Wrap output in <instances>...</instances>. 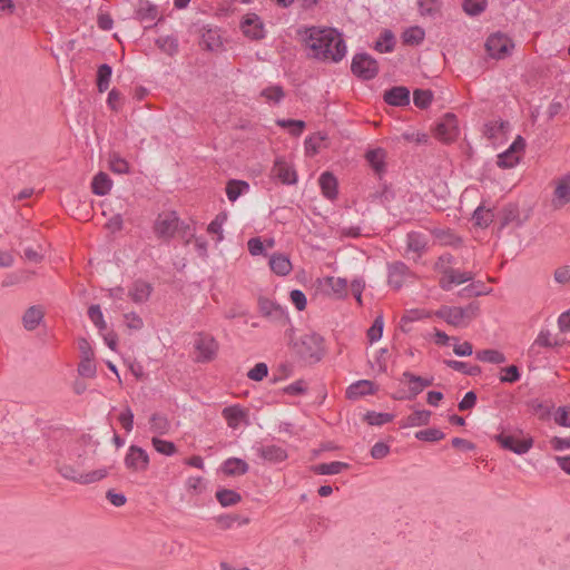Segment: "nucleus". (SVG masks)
Listing matches in <instances>:
<instances>
[{
	"instance_id": "12",
	"label": "nucleus",
	"mask_w": 570,
	"mask_h": 570,
	"mask_svg": "<svg viewBox=\"0 0 570 570\" xmlns=\"http://www.w3.org/2000/svg\"><path fill=\"white\" fill-rule=\"evenodd\" d=\"M443 276L440 279V287L443 291H451L453 285H460L465 282L472 281L474 275L471 272H461L452 267H445Z\"/></svg>"
},
{
	"instance_id": "45",
	"label": "nucleus",
	"mask_w": 570,
	"mask_h": 570,
	"mask_svg": "<svg viewBox=\"0 0 570 570\" xmlns=\"http://www.w3.org/2000/svg\"><path fill=\"white\" fill-rule=\"evenodd\" d=\"M157 47L169 56L178 52V39L174 36H165L156 39Z\"/></svg>"
},
{
	"instance_id": "6",
	"label": "nucleus",
	"mask_w": 570,
	"mask_h": 570,
	"mask_svg": "<svg viewBox=\"0 0 570 570\" xmlns=\"http://www.w3.org/2000/svg\"><path fill=\"white\" fill-rule=\"evenodd\" d=\"M179 217L176 212H166L157 216L154 223V233L163 240L171 239L178 228Z\"/></svg>"
},
{
	"instance_id": "39",
	"label": "nucleus",
	"mask_w": 570,
	"mask_h": 570,
	"mask_svg": "<svg viewBox=\"0 0 570 570\" xmlns=\"http://www.w3.org/2000/svg\"><path fill=\"white\" fill-rule=\"evenodd\" d=\"M215 497L222 507H233L242 501V495L229 489L217 490Z\"/></svg>"
},
{
	"instance_id": "58",
	"label": "nucleus",
	"mask_w": 570,
	"mask_h": 570,
	"mask_svg": "<svg viewBox=\"0 0 570 570\" xmlns=\"http://www.w3.org/2000/svg\"><path fill=\"white\" fill-rule=\"evenodd\" d=\"M521 379L520 370L517 365H508L501 368L500 382L501 383H515Z\"/></svg>"
},
{
	"instance_id": "38",
	"label": "nucleus",
	"mask_w": 570,
	"mask_h": 570,
	"mask_svg": "<svg viewBox=\"0 0 570 570\" xmlns=\"http://www.w3.org/2000/svg\"><path fill=\"white\" fill-rule=\"evenodd\" d=\"M395 47V37L393 32L385 29L374 45V49L379 52H392Z\"/></svg>"
},
{
	"instance_id": "52",
	"label": "nucleus",
	"mask_w": 570,
	"mask_h": 570,
	"mask_svg": "<svg viewBox=\"0 0 570 570\" xmlns=\"http://www.w3.org/2000/svg\"><path fill=\"white\" fill-rule=\"evenodd\" d=\"M325 136L321 132H316L307 137L304 141L305 151L308 156H314L320 151L321 142L325 140Z\"/></svg>"
},
{
	"instance_id": "54",
	"label": "nucleus",
	"mask_w": 570,
	"mask_h": 570,
	"mask_svg": "<svg viewBox=\"0 0 570 570\" xmlns=\"http://www.w3.org/2000/svg\"><path fill=\"white\" fill-rule=\"evenodd\" d=\"M415 438L420 441L425 442H438L445 438V434L436 429V428H430L426 430H421L415 433Z\"/></svg>"
},
{
	"instance_id": "22",
	"label": "nucleus",
	"mask_w": 570,
	"mask_h": 570,
	"mask_svg": "<svg viewBox=\"0 0 570 570\" xmlns=\"http://www.w3.org/2000/svg\"><path fill=\"white\" fill-rule=\"evenodd\" d=\"M222 472L228 476H239L248 472V463L239 458H228L222 464Z\"/></svg>"
},
{
	"instance_id": "7",
	"label": "nucleus",
	"mask_w": 570,
	"mask_h": 570,
	"mask_svg": "<svg viewBox=\"0 0 570 570\" xmlns=\"http://www.w3.org/2000/svg\"><path fill=\"white\" fill-rule=\"evenodd\" d=\"M493 440L500 444L504 450H509L515 454L527 453L533 444L532 438L519 440L514 435L501 432L493 436Z\"/></svg>"
},
{
	"instance_id": "43",
	"label": "nucleus",
	"mask_w": 570,
	"mask_h": 570,
	"mask_svg": "<svg viewBox=\"0 0 570 570\" xmlns=\"http://www.w3.org/2000/svg\"><path fill=\"white\" fill-rule=\"evenodd\" d=\"M406 245L409 252H414L419 255L425 249L426 240L425 237L416 232H411L406 237Z\"/></svg>"
},
{
	"instance_id": "10",
	"label": "nucleus",
	"mask_w": 570,
	"mask_h": 570,
	"mask_svg": "<svg viewBox=\"0 0 570 570\" xmlns=\"http://www.w3.org/2000/svg\"><path fill=\"white\" fill-rule=\"evenodd\" d=\"M524 147V138L518 136L505 151L498 155L497 165L500 168H513L519 163V153L523 151Z\"/></svg>"
},
{
	"instance_id": "8",
	"label": "nucleus",
	"mask_w": 570,
	"mask_h": 570,
	"mask_svg": "<svg viewBox=\"0 0 570 570\" xmlns=\"http://www.w3.org/2000/svg\"><path fill=\"white\" fill-rule=\"evenodd\" d=\"M258 307L261 314L279 325L289 323V317L284 307L266 297H259Z\"/></svg>"
},
{
	"instance_id": "49",
	"label": "nucleus",
	"mask_w": 570,
	"mask_h": 570,
	"mask_svg": "<svg viewBox=\"0 0 570 570\" xmlns=\"http://www.w3.org/2000/svg\"><path fill=\"white\" fill-rule=\"evenodd\" d=\"M371 197L373 202H377L382 206L387 208L389 205L395 199V193L390 186L384 185L382 190L375 191L374 194L371 195Z\"/></svg>"
},
{
	"instance_id": "61",
	"label": "nucleus",
	"mask_w": 570,
	"mask_h": 570,
	"mask_svg": "<svg viewBox=\"0 0 570 570\" xmlns=\"http://www.w3.org/2000/svg\"><path fill=\"white\" fill-rule=\"evenodd\" d=\"M108 475V469H98L87 473H82L80 484H91L105 479Z\"/></svg>"
},
{
	"instance_id": "64",
	"label": "nucleus",
	"mask_w": 570,
	"mask_h": 570,
	"mask_svg": "<svg viewBox=\"0 0 570 570\" xmlns=\"http://www.w3.org/2000/svg\"><path fill=\"white\" fill-rule=\"evenodd\" d=\"M122 104H124V97H122L121 92L118 89L112 88L109 91L108 98H107L108 107L114 111H119L122 107Z\"/></svg>"
},
{
	"instance_id": "5",
	"label": "nucleus",
	"mask_w": 570,
	"mask_h": 570,
	"mask_svg": "<svg viewBox=\"0 0 570 570\" xmlns=\"http://www.w3.org/2000/svg\"><path fill=\"white\" fill-rule=\"evenodd\" d=\"M484 46L491 58L500 60L510 55L514 43L505 33L498 31L488 37Z\"/></svg>"
},
{
	"instance_id": "46",
	"label": "nucleus",
	"mask_w": 570,
	"mask_h": 570,
	"mask_svg": "<svg viewBox=\"0 0 570 570\" xmlns=\"http://www.w3.org/2000/svg\"><path fill=\"white\" fill-rule=\"evenodd\" d=\"M200 45L205 49L213 51L222 45V40L216 30L207 29L202 35Z\"/></svg>"
},
{
	"instance_id": "55",
	"label": "nucleus",
	"mask_w": 570,
	"mask_h": 570,
	"mask_svg": "<svg viewBox=\"0 0 570 570\" xmlns=\"http://www.w3.org/2000/svg\"><path fill=\"white\" fill-rule=\"evenodd\" d=\"M96 373L97 368L94 362V357H81V361L78 365V374L82 377L91 379L96 376Z\"/></svg>"
},
{
	"instance_id": "25",
	"label": "nucleus",
	"mask_w": 570,
	"mask_h": 570,
	"mask_svg": "<svg viewBox=\"0 0 570 570\" xmlns=\"http://www.w3.org/2000/svg\"><path fill=\"white\" fill-rule=\"evenodd\" d=\"M385 156L386 153L383 148L370 149L365 154L366 161L379 176L385 171Z\"/></svg>"
},
{
	"instance_id": "20",
	"label": "nucleus",
	"mask_w": 570,
	"mask_h": 570,
	"mask_svg": "<svg viewBox=\"0 0 570 570\" xmlns=\"http://www.w3.org/2000/svg\"><path fill=\"white\" fill-rule=\"evenodd\" d=\"M554 206L560 207L570 203V174L561 177L554 188Z\"/></svg>"
},
{
	"instance_id": "18",
	"label": "nucleus",
	"mask_w": 570,
	"mask_h": 570,
	"mask_svg": "<svg viewBox=\"0 0 570 570\" xmlns=\"http://www.w3.org/2000/svg\"><path fill=\"white\" fill-rule=\"evenodd\" d=\"M410 273L409 267L403 262H394L389 265L387 282L393 288L402 287L406 275Z\"/></svg>"
},
{
	"instance_id": "23",
	"label": "nucleus",
	"mask_w": 570,
	"mask_h": 570,
	"mask_svg": "<svg viewBox=\"0 0 570 570\" xmlns=\"http://www.w3.org/2000/svg\"><path fill=\"white\" fill-rule=\"evenodd\" d=\"M320 187L322 189V194L325 198L330 200H334L337 197L338 190H337V179L331 171H324L321 174L320 179Z\"/></svg>"
},
{
	"instance_id": "41",
	"label": "nucleus",
	"mask_w": 570,
	"mask_h": 570,
	"mask_svg": "<svg viewBox=\"0 0 570 570\" xmlns=\"http://www.w3.org/2000/svg\"><path fill=\"white\" fill-rule=\"evenodd\" d=\"M249 189L245 180L230 179L226 186V195L230 202H235L243 193Z\"/></svg>"
},
{
	"instance_id": "48",
	"label": "nucleus",
	"mask_w": 570,
	"mask_h": 570,
	"mask_svg": "<svg viewBox=\"0 0 570 570\" xmlns=\"http://www.w3.org/2000/svg\"><path fill=\"white\" fill-rule=\"evenodd\" d=\"M433 100V92L430 89H415L413 102L420 109H426Z\"/></svg>"
},
{
	"instance_id": "44",
	"label": "nucleus",
	"mask_w": 570,
	"mask_h": 570,
	"mask_svg": "<svg viewBox=\"0 0 570 570\" xmlns=\"http://www.w3.org/2000/svg\"><path fill=\"white\" fill-rule=\"evenodd\" d=\"M394 419V415L391 413H382V412H375V411H367L363 420L367 422L370 425H376L381 426L389 422H391Z\"/></svg>"
},
{
	"instance_id": "2",
	"label": "nucleus",
	"mask_w": 570,
	"mask_h": 570,
	"mask_svg": "<svg viewBox=\"0 0 570 570\" xmlns=\"http://www.w3.org/2000/svg\"><path fill=\"white\" fill-rule=\"evenodd\" d=\"M293 350L296 355L308 364H315L325 354L324 338L317 333H306L293 341Z\"/></svg>"
},
{
	"instance_id": "56",
	"label": "nucleus",
	"mask_w": 570,
	"mask_h": 570,
	"mask_svg": "<svg viewBox=\"0 0 570 570\" xmlns=\"http://www.w3.org/2000/svg\"><path fill=\"white\" fill-rule=\"evenodd\" d=\"M419 9L422 16L436 14L442 6L441 0H417Z\"/></svg>"
},
{
	"instance_id": "32",
	"label": "nucleus",
	"mask_w": 570,
	"mask_h": 570,
	"mask_svg": "<svg viewBox=\"0 0 570 570\" xmlns=\"http://www.w3.org/2000/svg\"><path fill=\"white\" fill-rule=\"evenodd\" d=\"M512 223H515L518 227L522 225L518 206L514 204H508L503 207L501 213L500 229H503Z\"/></svg>"
},
{
	"instance_id": "29",
	"label": "nucleus",
	"mask_w": 570,
	"mask_h": 570,
	"mask_svg": "<svg viewBox=\"0 0 570 570\" xmlns=\"http://www.w3.org/2000/svg\"><path fill=\"white\" fill-rule=\"evenodd\" d=\"M82 465L83 464L81 462H78L76 465L69 463H57V471L63 479L80 484V480L82 476V472H80V466Z\"/></svg>"
},
{
	"instance_id": "21",
	"label": "nucleus",
	"mask_w": 570,
	"mask_h": 570,
	"mask_svg": "<svg viewBox=\"0 0 570 570\" xmlns=\"http://www.w3.org/2000/svg\"><path fill=\"white\" fill-rule=\"evenodd\" d=\"M153 286L142 281L136 279L129 288L128 296L137 304L145 303L149 299Z\"/></svg>"
},
{
	"instance_id": "35",
	"label": "nucleus",
	"mask_w": 570,
	"mask_h": 570,
	"mask_svg": "<svg viewBox=\"0 0 570 570\" xmlns=\"http://www.w3.org/2000/svg\"><path fill=\"white\" fill-rule=\"evenodd\" d=\"M431 415L432 413L429 410L414 411L413 413L405 417L404 423L401 426L412 428L428 425L430 423Z\"/></svg>"
},
{
	"instance_id": "62",
	"label": "nucleus",
	"mask_w": 570,
	"mask_h": 570,
	"mask_svg": "<svg viewBox=\"0 0 570 570\" xmlns=\"http://www.w3.org/2000/svg\"><path fill=\"white\" fill-rule=\"evenodd\" d=\"M109 168L112 173H116V174L129 173V164L124 158H121L117 155L110 156Z\"/></svg>"
},
{
	"instance_id": "37",
	"label": "nucleus",
	"mask_w": 570,
	"mask_h": 570,
	"mask_svg": "<svg viewBox=\"0 0 570 570\" xmlns=\"http://www.w3.org/2000/svg\"><path fill=\"white\" fill-rule=\"evenodd\" d=\"M472 219L474 220V224L478 227L487 228L493 222L494 214L492 209L485 208L484 206L480 205L473 212Z\"/></svg>"
},
{
	"instance_id": "15",
	"label": "nucleus",
	"mask_w": 570,
	"mask_h": 570,
	"mask_svg": "<svg viewBox=\"0 0 570 570\" xmlns=\"http://www.w3.org/2000/svg\"><path fill=\"white\" fill-rule=\"evenodd\" d=\"M436 136L444 140L451 141L458 135V119L454 114H446L441 122L436 125Z\"/></svg>"
},
{
	"instance_id": "31",
	"label": "nucleus",
	"mask_w": 570,
	"mask_h": 570,
	"mask_svg": "<svg viewBox=\"0 0 570 570\" xmlns=\"http://www.w3.org/2000/svg\"><path fill=\"white\" fill-rule=\"evenodd\" d=\"M223 416L229 428L236 429L240 421L247 416V412L238 405L227 406L223 410Z\"/></svg>"
},
{
	"instance_id": "19",
	"label": "nucleus",
	"mask_w": 570,
	"mask_h": 570,
	"mask_svg": "<svg viewBox=\"0 0 570 570\" xmlns=\"http://www.w3.org/2000/svg\"><path fill=\"white\" fill-rule=\"evenodd\" d=\"M376 392L375 384L370 380H360L351 384L346 389V397L348 400H357L365 395H371Z\"/></svg>"
},
{
	"instance_id": "60",
	"label": "nucleus",
	"mask_w": 570,
	"mask_h": 570,
	"mask_svg": "<svg viewBox=\"0 0 570 570\" xmlns=\"http://www.w3.org/2000/svg\"><path fill=\"white\" fill-rule=\"evenodd\" d=\"M88 317L99 328V331H104L107 328V324L104 320L101 308L98 304L91 305L88 308Z\"/></svg>"
},
{
	"instance_id": "53",
	"label": "nucleus",
	"mask_w": 570,
	"mask_h": 570,
	"mask_svg": "<svg viewBox=\"0 0 570 570\" xmlns=\"http://www.w3.org/2000/svg\"><path fill=\"white\" fill-rule=\"evenodd\" d=\"M151 443L155 450L160 454L170 456L177 452V448L175 443L171 441L163 440L155 436L153 438Z\"/></svg>"
},
{
	"instance_id": "63",
	"label": "nucleus",
	"mask_w": 570,
	"mask_h": 570,
	"mask_svg": "<svg viewBox=\"0 0 570 570\" xmlns=\"http://www.w3.org/2000/svg\"><path fill=\"white\" fill-rule=\"evenodd\" d=\"M262 96L278 104L285 97V92L281 86H269L262 91Z\"/></svg>"
},
{
	"instance_id": "57",
	"label": "nucleus",
	"mask_w": 570,
	"mask_h": 570,
	"mask_svg": "<svg viewBox=\"0 0 570 570\" xmlns=\"http://www.w3.org/2000/svg\"><path fill=\"white\" fill-rule=\"evenodd\" d=\"M384 320L380 314L374 318L372 326L367 330V338L371 343L379 341L383 335Z\"/></svg>"
},
{
	"instance_id": "13",
	"label": "nucleus",
	"mask_w": 570,
	"mask_h": 570,
	"mask_svg": "<svg viewBox=\"0 0 570 570\" xmlns=\"http://www.w3.org/2000/svg\"><path fill=\"white\" fill-rule=\"evenodd\" d=\"M383 100L393 107H407L411 104L410 90L404 86H394L384 91Z\"/></svg>"
},
{
	"instance_id": "24",
	"label": "nucleus",
	"mask_w": 570,
	"mask_h": 570,
	"mask_svg": "<svg viewBox=\"0 0 570 570\" xmlns=\"http://www.w3.org/2000/svg\"><path fill=\"white\" fill-rule=\"evenodd\" d=\"M257 454L265 461L271 463H279L287 459V452L285 449L278 445H262L257 449Z\"/></svg>"
},
{
	"instance_id": "28",
	"label": "nucleus",
	"mask_w": 570,
	"mask_h": 570,
	"mask_svg": "<svg viewBox=\"0 0 570 570\" xmlns=\"http://www.w3.org/2000/svg\"><path fill=\"white\" fill-rule=\"evenodd\" d=\"M269 267L275 274L286 276L292 271V263L286 255L274 254L269 258Z\"/></svg>"
},
{
	"instance_id": "33",
	"label": "nucleus",
	"mask_w": 570,
	"mask_h": 570,
	"mask_svg": "<svg viewBox=\"0 0 570 570\" xmlns=\"http://www.w3.org/2000/svg\"><path fill=\"white\" fill-rule=\"evenodd\" d=\"M475 358L480 362L490 364H502L507 362L505 355L493 348L479 350L475 352Z\"/></svg>"
},
{
	"instance_id": "47",
	"label": "nucleus",
	"mask_w": 570,
	"mask_h": 570,
	"mask_svg": "<svg viewBox=\"0 0 570 570\" xmlns=\"http://www.w3.org/2000/svg\"><path fill=\"white\" fill-rule=\"evenodd\" d=\"M325 281L336 297L341 298L347 295V281L345 278L328 276Z\"/></svg>"
},
{
	"instance_id": "17",
	"label": "nucleus",
	"mask_w": 570,
	"mask_h": 570,
	"mask_svg": "<svg viewBox=\"0 0 570 570\" xmlns=\"http://www.w3.org/2000/svg\"><path fill=\"white\" fill-rule=\"evenodd\" d=\"M273 173L285 185H294L297 183L295 169L281 158L275 160Z\"/></svg>"
},
{
	"instance_id": "30",
	"label": "nucleus",
	"mask_w": 570,
	"mask_h": 570,
	"mask_svg": "<svg viewBox=\"0 0 570 570\" xmlns=\"http://www.w3.org/2000/svg\"><path fill=\"white\" fill-rule=\"evenodd\" d=\"M348 464L345 462L333 461L330 463H320L312 465L311 470L320 475H334L341 473L343 470H346Z\"/></svg>"
},
{
	"instance_id": "4",
	"label": "nucleus",
	"mask_w": 570,
	"mask_h": 570,
	"mask_svg": "<svg viewBox=\"0 0 570 570\" xmlns=\"http://www.w3.org/2000/svg\"><path fill=\"white\" fill-rule=\"evenodd\" d=\"M218 342L213 335L204 332H199L194 338V348L197 352L195 358L198 363H208L217 356Z\"/></svg>"
},
{
	"instance_id": "51",
	"label": "nucleus",
	"mask_w": 570,
	"mask_h": 570,
	"mask_svg": "<svg viewBox=\"0 0 570 570\" xmlns=\"http://www.w3.org/2000/svg\"><path fill=\"white\" fill-rule=\"evenodd\" d=\"M487 0H464L463 10L466 14L476 17L487 9Z\"/></svg>"
},
{
	"instance_id": "59",
	"label": "nucleus",
	"mask_w": 570,
	"mask_h": 570,
	"mask_svg": "<svg viewBox=\"0 0 570 570\" xmlns=\"http://www.w3.org/2000/svg\"><path fill=\"white\" fill-rule=\"evenodd\" d=\"M227 220L226 213H219L216 217L209 223L207 227V232L209 234H217V240L220 242L223 239V224Z\"/></svg>"
},
{
	"instance_id": "42",
	"label": "nucleus",
	"mask_w": 570,
	"mask_h": 570,
	"mask_svg": "<svg viewBox=\"0 0 570 570\" xmlns=\"http://www.w3.org/2000/svg\"><path fill=\"white\" fill-rule=\"evenodd\" d=\"M150 431L156 434H166L170 429V423L168 419L160 413H154L150 419Z\"/></svg>"
},
{
	"instance_id": "27",
	"label": "nucleus",
	"mask_w": 570,
	"mask_h": 570,
	"mask_svg": "<svg viewBox=\"0 0 570 570\" xmlns=\"http://www.w3.org/2000/svg\"><path fill=\"white\" fill-rule=\"evenodd\" d=\"M111 187L112 180L106 173L99 171L94 176L91 181V190L95 195L105 196L110 191Z\"/></svg>"
},
{
	"instance_id": "50",
	"label": "nucleus",
	"mask_w": 570,
	"mask_h": 570,
	"mask_svg": "<svg viewBox=\"0 0 570 570\" xmlns=\"http://www.w3.org/2000/svg\"><path fill=\"white\" fill-rule=\"evenodd\" d=\"M277 126L282 128H288L289 134L298 137L306 127V124L303 120L296 119H278L276 120Z\"/></svg>"
},
{
	"instance_id": "16",
	"label": "nucleus",
	"mask_w": 570,
	"mask_h": 570,
	"mask_svg": "<svg viewBox=\"0 0 570 570\" xmlns=\"http://www.w3.org/2000/svg\"><path fill=\"white\" fill-rule=\"evenodd\" d=\"M435 315L454 327L465 326L460 306H441Z\"/></svg>"
},
{
	"instance_id": "1",
	"label": "nucleus",
	"mask_w": 570,
	"mask_h": 570,
	"mask_svg": "<svg viewBox=\"0 0 570 570\" xmlns=\"http://www.w3.org/2000/svg\"><path fill=\"white\" fill-rule=\"evenodd\" d=\"M298 33H303L302 41L312 51L309 57L314 59L340 62L346 55L345 40L335 28L309 27Z\"/></svg>"
},
{
	"instance_id": "14",
	"label": "nucleus",
	"mask_w": 570,
	"mask_h": 570,
	"mask_svg": "<svg viewBox=\"0 0 570 570\" xmlns=\"http://www.w3.org/2000/svg\"><path fill=\"white\" fill-rule=\"evenodd\" d=\"M159 16V10L150 0H138L134 9L132 18L141 23L154 22Z\"/></svg>"
},
{
	"instance_id": "36",
	"label": "nucleus",
	"mask_w": 570,
	"mask_h": 570,
	"mask_svg": "<svg viewBox=\"0 0 570 570\" xmlns=\"http://www.w3.org/2000/svg\"><path fill=\"white\" fill-rule=\"evenodd\" d=\"M112 68L108 63H102L98 67L96 85L99 92H105L109 88Z\"/></svg>"
},
{
	"instance_id": "9",
	"label": "nucleus",
	"mask_w": 570,
	"mask_h": 570,
	"mask_svg": "<svg viewBox=\"0 0 570 570\" xmlns=\"http://www.w3.org/2000/svg\"><path fill=\"white\" fill-rule=\"evenodd\" d=\"M126 468L132 472H144L149 465L148 453L138 445H130L124 459Z\"/></svg>"
},
{
	"instance_id": "40",
	"label": "nucleus",
	"mask_w": 570,
	"mask_h": 570,
	"mask_svg": "<svg viewBox=\"0 0 570 570\" xmlns=\"http://www.w3.org/2000/svg\"><path fill=\"white\" fill-rule=\"evenodd\" d=\"M424 37V29L419 26L410 27L402 33L403 42L409 46H417L422 43Z\"/></svg>"
},
{
	"instance_id": "34",
	"label": "nucleus",
	"mask_w": 570,
	"mask_h": 570,
	"mask_svg": "<svg viewBox=\"0 0 570 570\" xmlns=\"http://www.w3.org/2000/svg\"><path fill=\"white\" fill-rule=\"evenodd\" d=\"M444 364L448 367L469 376H478L482 373V368L476 364L471 365L469 363L456 360H444Z\"/></svg>"
},
{
	"instance_id": "3",
	"label": "nucleus",
	"mask_w": 570,
	"mask_h": 570,
	"mask_svg": "<svg viewBox=\"0 0 570 570\" xmlns=\"http://www.w3.org/2000/svg\"><path fill=\"white\" fill-rule=\"evenodd\" d=\"M351 71L356 78L368 81L379 75L380 66L377 60L371 55L360 52L352 59Z\"/></svg>"
},
{
	"instance_id": "11",
	"label": "nucleus",
	"mask_w": 570,
	"mask_h": 570,
	"mask_svg": "<svg viewBox=\"0 0 570 570\" xmlns=\"http://www.w3.org/2000/svg\"><path fill=\"white\" fill-rule=\"evenodd\" d=\"M240 29L245 37L252 40H262L265 38L264 23L256 13H247L240 22Z\"/></svg>"
},
{
	"instance_id": "26",
	"label": "nucleus",
	"mask_w": 570,
	"mask_h": 570,
	"mask_svg": "<svg viewBox=\"0 0 570 570\" xmlns=\"http://www.w3.org/2000/svg\"><path fill=\"white\" fill-rule=\"evenodd\" d=\"M45 313L40 306H30L22 316V324L27 331L36 330L42 322Z\"/></svg>"
}]
</instances>
